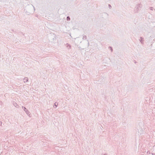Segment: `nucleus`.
<instances>
[{
    "instance_id": "obj_1",
    "label": "nucleus",
    "mask_w": 155,
    "mask_h": 155,
    "mask_svg": "<svg viewBox=\"0 0 155 155\" xmlns=\"http://www.w3.org/2000/svg\"><path fill=\"white\" fill-rule=\"evenodd\" d=\"M48 39L49 41L51 42L55 43L56 41V36L54 34H51L48 36Z\"/></svg>"
},
{
    "instance_id": "obj_2",
    "label": "nucleus",
    "mask_w": 155,
    "mask_h": 155,
    "mask_svg": "<svg viewBox=\"0 0 155 155\" xmlns=\"http://www.w3.org/2000/svg\"><path fill=\"white\" fill-rule=\"evenodd\" d=\"M142 7V5L140 4H138L136 5L134 8V11L135 13H138L139 11Z\"/></svg>"
},
{
    "instance_id": "obj_3",
    "label": "nucleus",
    "mask_w": 155,
    "mask_h": 155,
    "mask_svg": "<svg viewBox=\"0 0 155 155\" xmlns=\"http://www.w3.org/2000/svg\"><path fill=\"white\" fill-rule=\"evenodd\" d=\"M33 8H34L32 5H28L26 7L25 10L28 11V12L30 13L31 10H32ZM26 12H27V11Z\"/></svg>"
},
{
    "instance_id": "obj_4",
    "label": "nucleus",
    "mask_w": 155,
    "mask_h": 155,
    "mask_svg": "<svg viewBox=\"0 0 155 155\" xmlns=\"http://www.w3.org/2000/svg\"><path fill=\"white\" fill-rule=\"evenodd\" d=\"M82 41L81 39L79 38H77L75 39L74 42L76 44H78L81 43Z\"/></svg>"
},
{
    "instance_id": "obj_5",
    "label": "nucleus",
    "mask_w": 155,
    "mask_h": 155,
    "mask_svg": "<svg viewBox=\"0 0 155 155\" xmlns=\"http://www.w3.org/2000/svg\"><path fill=\"white\" fill-rule=\"evenodd\" d=\"M22 109L24 110L26 113L27 114H29V111L27 109H26V108L24 106H22Z\"/></svg>"
},
{
    "instance_id": "obj_6",
    "label": "nucleus",
    "mask_w": 155,
    "mask_h": 155,
    "mask_svg": "<svg viewBox=\"0 0 155 155\" xmlns=\"http://www.w3.org/2000/svg\"><path fill=\"white\" fill-rule=\"evenodd\" d=\"M139 40L142 44H144V38H143L142 37H140V39H139Z\"/></svg>"
},
{
    "instance_id": "obj_7",
    "label": "nucleus",
    "mask_w": 155,
    "mask_h": 155,
    "mask_svg": "<svg viewBox=\"0 0 155 155\" xmlns=\"http://www.w3.org/2000/svg\"><path fill=\"white\" fill-rule=\"evenodd\" d=\"M12 104L14 105V106H15L16 108H18L19 106L15 102L13 101L12 102Z\"/></svg>"
},
{
    "instance_id": "obj_8",
    "label": "nucleus",
    "mask_w": 155,
    "mask_h": 155,
    "mask_svg": "<svg viewBox=\"0 0 155 155\" xmlns=\"http://www.w3.org/2000/svg\"><path fill=\"white\" fill-rule=\"evenodd\" d=\"M28 78L27 77L23 79V81L25 83L27 82L28 81Z\"/></svg>"
},
{
    "instance_id": "obj_9",
    "label": "nucleus",
    "mask_w": 155,
    "mask_h": 155,
    "mask_svg": "<svg viewBox=\"0 0 155 155\" xmlns=\"http://www.w3.org/2000/svg\"><path fill=\"white\" fill-rule=\"evenodd\" d=\"M66 46L69 49L71 48V45H70L68 44H67L66 45Z\"/></svg>"
},
{
    "instance_id": "obj_10",
    "label": "nucleus",
    "mask_w": 155,
    "mask_h": 155,
    "mask_svg": "<svg viewBox=\"0 0 155 155\" xmlns=\"http://www.w3.org/2000/svg\"><path fill=\"white\" fill-rule=\"evenodd\" d=\"M58 104V103L57 102H55L54 104V107L56 108L57 107Z\"/></svg>"
},
{
    "instance_id": "obj_11",
    "label": "nucleus",
    "mask_w": 155,
    "mask_h": 155,
    "mask_svg": "<svg viewBox=\"0 0 155 155\" xmlns=\"http://www.w3.org/2000/svg\"><path fill=\"white\" fill-rule=\"evenodd\" d=\"M89 45V41L88 40H87V44H86V46L87 47H88Z\"/></svg>"
},
{
    "instance_id": "obj_12",
    "label": "nucleus",
    "mask_w": 155,
    "mask_h": 155,
    "mask_svg": "<svg viewBox=\"0 0 155 155\" xmlns=\"http://www.w3.org/2000/svg\"><path fill=\"white\" fill-rule=\"evenodd\" d=\"M87 38V36H86L84 35H83V38H82V39L83 40H84V39H86Z\"/></svg>"
},
{
    "instance_id": "obj_13",
    "label": "nucleus",
    "mask_w": 155,
    "mask_h": 155,
    "mask_svg": "<svg viewBox=\"0 0 155 155\" xmlns=\"http://www.w3.org/2000/svg\"><path fill=\"white\" fill-rule=\"evenodd\" d=\"M71 19L70 18L69 16H68L67 17V21H70Z\"/></svg>"
},
{
    "instance_id": "obj_14",
    "label": "nucleus",
    "mask_w": 155,
    "mask_h": 155,
    "mask_svg": "<svg viewBox=\"0 0 155 155\" xmlns=\"http://www.w3.org/2000/svg\"><path fill=\"white\" fill-rule=\"evenodd\" d=\"M108 7L109 9H111L112 8V7L110 4H108Z\"/></svg>"
},
{
    "instance_id": "obj_15",
    "label": "nucleus",
    "mask_w": 155,
    "mask_h": 155,
    "mask_svg": "<svg viewBox=\"0 0 155 155\" xmlns=\"http://www.w3.org/2000/svg\"><path fill=\"white\" fill-rule=\"evenodd\" d=\"M150 9L151 10H153V7H150Z\"/></svg>"
},
{
    "instance_id": "obj_16",
    "label": "nucleus",
    "mask_w": 155,
    "mask_h": 155,
    "mask_svg": "<svg viewBox=\"0 0 155 155\" xmlns=\"http://www.w3.org/2000/svg\"><path fill=\"white\" fill-rule=\"evenodd\" d=\"M109 48H110V50H111V51L112 52V51H113V49H112V48L110 47Z\"/></svg>"
},
{
    "instance_id": "obj_17",
    "label": "nucleus",
    "mask_w": 155,
    "mask_h": 155,
    "mask_svg": "<svg viewBox=\"0 0 155 155\" xmlns=\"http://www.w3.org/2000/svg\"><path fill=\"white\" fill-rule=\"evenodd\" d=\"M149 1L150 2H153L155 1V0H149Z\"/></svg>"
},
{
    "instance_id": "obj_18",
    "label": "nucleus",
    "mask_w": 155,
    "mask_h": 155,
    "mask_svg": "<svg viewBox=\"0 0 155 155\" xmlns=\"http://www.w3.org/2000/svg\"><path fill=\"white\" fill-rule=\"evenodd\" d=\"M2 121H0V126H1L2 125Z\"/></svg>"
},
{
    "instance_id": "obj_19",
    "label": "nucleus",
    "mask_w": 155,
    "mask_h": 155,
    "mask_svg": "<svg viewBox=\"0 0 155 155\" xmlns=\"http://www.w3.org/2000/svg\"><path fill=\"white\" fill-rule=\"evenodd\" d=\"M152 154L155 155V153L154 154L153 153H152Z\"/></svg>"
},
{
    "instance_id": "obj_20",
    "label": "nucleus",
    "mask_w": 155,
    "mask_h": 155,
    "mask_svg": "<svg viewBox=\"0 0 155 155\" xmlns=\"http://www.w3.org/2000/svg\"><path fill=\"white\" fill-rule=\"evenodd\" d=\"M104 155H106V154H104Z\"/></svg>"
},
{
    "instance_id": "obj_21",
    "label": "nucleus",
    "mask_w": 155,
    "mask_h": 155,
    "mask_svg": "<svg viewBox=\"0 0 155 155\" xmlns=\"http://www.w3.org/2000/svg\"><path fill=\"white\" fill-rule=\"evenodd\" d=\"M154 10L155 11V9H154Z\"/></svg>"
}]
</instances>
